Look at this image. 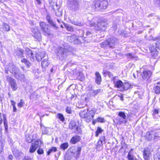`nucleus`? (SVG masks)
I'll return each instance as SVG.
<instances>
[{
  "label": "nucleus",
  "mask_w": 160,
  "mask_h": 160,
  "mask_svg": "<svg viewBox=\"0 0 160 160\" xmlns=\"http://www.w3.org/2000/svg\"><path fill=\"white\" fill-rule=\"evenodd\" d=\"M26 54L30 58H32L33 60L34 59L33 53H36V58L37 60L39 61L41 60L45 56L46 53L44 50L42 49H37L35 51H32L28 48L25 49Z\"/></svg>",
  "instance_id": "nucleus-1"
},
{
  "label": "nucleus",
  "mask_w": 160,
  "mask_h": 160,
  "mask_svg": "<svg viewBox=\"0 0 160 160\" xmlns=\"http://www.w3.org/2000/svg\"><path fill=\"white\" fill-rule=\"evenodd\" d=\"M116 76L113 77L112 81H113L114 87L120 89V91L122 92L126 91L132 88V85L129 82H125L123 83L120 80L116 81Z\"/></svg>",
  "instance_id": "nucleus-2"
},
{
  "label": "nucleus",
  "mask_w": 160,
  "mask_h": 160,
  "mask_svg": "<svg viewBox=\"0 0 160 160\" xmlns=\"http://www.w3.org/2000/svg\"><path fill=\"white\" fill-rule=\"evenodd\" d=\"M108 5L107 0H94L92 5V8L95 11L102 10L106 9Z\"/></svg>",
  "instance_id": "nucleus-3"
},
{
  "label": "nucleus",
  "mask_w": 160,
  "mask_h": 160,
  "mask_svg": "<svg viewBox=\"0 0 160 160\" xmlns=\"http://www.w3.org/2000/svg\"><path fill=\"white\" fill-rule=\"evenodd\" d=\"M95 112V111L93 109L89 111L87 109L81 111L79 113V115L82 118L85 119L86 122H89L94 118Z\"/></svg>",
  "instance_id": "nucleus-4"
},
{
  "label": "nucleus",
  "mask_w": 160,
  "mask_h": 160,
  "mask_svg": "<svg viewBox=\"0 0 160 160\" xmlns=\"http://www.w3.org/2000/svg\"><path fill=\"white\" fill-rule=\"evenodd\" d=\"M8 70L10 72L13 74L16 78L21 81L24 80V75L23 74L18 73L19 70L18 68L12 64L8 66Z\"/></svg>",
  "instance_id": "nucleus-5"
},
{
  "label": "nucleus",
  "mask_w": 160,
  "mask_h": 160,
  "mask_svg": "<svg viewBox=\"0 0 160 160\" xmlns=\"http://www.w3.org/2000/svg\"><path fill=\"white\" fill-rule=\"evenodd\" d=\"M115 43V39L113 38H109L105 39L104 41L100 44L101 48H106L108 47L109 48H112Z\"/></svg>",
  "instance_id": "nucleus-6"
},
{
  "label": "nucleus",
  "mask_w": 160,
  "mask_h": 160,
  "mask_svg": "<svg viewBox=\"0 0 160 160\" xmlns=\"http://www.w3.org/2000/svg\"><path fill=\"white\" fill-rule=\"evenodd\" d=\"M41 142L39 139L33 140L29 148L30 153H34L38 148L41 146Z\"/></svg>",
  "instance_id": "nucleus-7"
},
{
  "label": "nucleus",
  "mask_w": 160,
  "mask_h": 160,
  "mask_svg": "<svg viewBox=\"0 0 160 160\" xmlns=\"http://www.w3.org/2000/svg\"><path fill=\"white\" fill-rule=\"evenodd\" d=\"M82 149V147H78L76 150V151H75V148L72 147H70L69 148L68 150L73 155L74 158L77 159L79 158L81 154Z\"/></svg>",
  "instance_id": "nucleus-8"
},
{
  "label": "nucleus",
  "mask_w": 160,
  "mask_h": 160,
  "mask_svg": "<svg viewBox=\"0 0 160 160\" xmlns=\"http://www.w3.org/2000/svg\"><path fill=\"white\" fill-rule=\"evenodd\" d=\"M152 75V72L150 70H144L141 74L142 79L144 81H148Z\"/></svg>",
  "instance_id": "nucleus-9"
},
{
  "label": "nucleus",
  "mask_w": 160,
  "mask_h": 160,
  "mask_svg": "<svg viewBox=\"0 0 160 160\" xmlns=\"http://www.w3.org/2000/svg\"><path fill=\"white\" fill-rule=\"evenodd\" d=\"M40 25L44 35H49L51 34L50 31L48 28V25L46 24L44 22H40Z\"/></svg>",
  "instance_id": "nucleus-10"
},
{
  "label": "nucleus",
  "mask_w": 160,
  "mask_h": 160,
  "mask_svg": "<svg viewBox=\"0 0 160 160\" xmlns=\"http://www.w3.org/2000/svg\"><path fill=\"white\" fill-rule=\"evenodd\" d=\"M69 128L71 130H74L76 132L81 131V128L77 125L76 122L74 121H72L70 122Z\"/></svg>",
  "instance_id": "nucleus-11"
},
{
  "label": "nucleus",
  "mask_w": 160,
  "mask_h": 160,
  "mask_svg": "<svg viewBox=\"0 0 160 160\" xmlns=\"http://www.w3.org/2000/svg\"><path fill=\"white\" fill-rule=\"evenodd\" d=\"M6 78L9 82L12 90L13 91L16 90L17 89L18 86L15 80L8 75L7 76Z\"/></svg>",
  "instance_id": "nucleus-12"
},
{
  "label": "nucleus",
  "mask_w": 160,
  "mask_h": 160,
  "mask_svg": "<svg viewBox=\"0 0 160 160\" xmlns=\"http://www.w3.org/2000/svg\"><path fill=\"white\" fill-rule=\"evenodd\" d=\"M144 160H149L152 156L150 150L148 148H145L142 151Z\"/></svg>",
  "instance_id": "nucleus-13"
},
{
  "label": "nucleus",
  "mask_w": 160,
  "mask_h": 160,
  "mask_svg": "<svg viewBox=\"0 0 160 160\" xmlns=\"http://www.w3.org/2000/svg\"><path fill=\"white\" fill-rule=\"evenodd\" d=\"M32 32L33 33L34 37L38 41H40L41 40V33L38 30L37 28H33Z\"/></svg>",
  "instance_id": "nucleus-14"
},
{
  "label": "nucleus",
  "mask_w": 160,
  "mask_h": 160,
  "mask_svg": "<svg viewBox=\"0 0 160 160\" xmlns=\"http://www.w3.org/2000/svg\"><path fill=\"white\" fill-rule=\"evenodd\" d=\"M81 140V137L78 135L73 136L70 140V142L72 144H75L79 142Z\"/></svg>",
  "instance_id": "nucleus-15"
},
{
  "label": "nucleus",
  "mask_w": 160,
  "mask_h": 160,
  "mask_svg": "<svg viewBox=\"0 0 160 160\" xmlns=\"http://www.w3.org/2000/svg\"><path fill=\"white\" fill-rule=\"evenodd\" d=\"M95 82L98 85H100L102 82V79L101 75L98 72H96L95 73Z\"/></svg>",
  "instance_id": "nucleus-16"
},
{
  "label": "nucleus",
  "mask_w": 160,
  "mask_h": 160,
  "mask_svg": "<svg viewBox=\"0 0 160 160\" xmlns=\"http://www.w3.org/2000/svg\"><path fill=\"white\" fill-rule=\"evenodd\" d=\"M61 27L62 28L64 27L65 28L67 31L70 32H73L74 31L73 28L72 26L64 23H63V25H61Z\"/></svg>",
  "instance_id": "nucleus-17"
},
{
  "label": "nucleus",
  "mask_w": 160,
  "mask_h": 160,
  "mask_svg": "<svg viewBox=\"0 0 160 160\" xmlns=\"http://www.w3.org/2000/svg\"><path fill=\"white\" fill-rule=\"evenodd\" d=\"M49 62L48 61V59H45L43 60L41 62V66L43 68H47L49 64Z\"/></svg>",
  "instance_id": "nucleus-18"
},
{
  "label": "nucleus",
  "mask_w": 160,
  "mask_h": 160,
  "mask_svg": "<svg viewBox=\"0 0 160 160\" xmlns=\"http://www.w3.org/2000/svg\"><path fill=\"white\" fill-rule=\"evenodd\" d=\"M77 79L81 81H83L85 79V77L82 72H79L77 73Z\"/></svg>",
  "instance_id": "nucleus-19"
},
{
  "label": "nucleus",
  "mask_w": 160,
  "mask_h": 160,
  "mask_svg": "<svg viewBox=\"0 0 160 160\" xmlns=\"http://www.w3.org/2000/svg\"><path fill=\"white\" fill-rule=\"evenodd\" d=\"M96 149L98 151H100L103 148V144L101 141H98L96 145Z\"/></svg>",
  "instance_id": "nucleus-20"
},
{
  "label": "nucleus",
  "mask_w": 160,
  "mask_h": 160,
  "mask_svg": "<svg viewBox=\"0 0 160 160\" xmlns=\"http://www.w3.org/2000/svg\"><path fill=\"white\" fill-rule=\"evenodd\" d=\"M145 138L146 140L148 141H150L152 139V134L150 132H148L145 136Z\"/></svg>",
  "instance_id": "nucleus-21"
},
{
  "label": "nucleus",
  "mask_w": 160,
  "mask_h": 160,
  "mask_svg": "<svg viewBox=\"0 0 160 160\" xmlns=\"http://www.w3.org/2000/svg\"><path fill=\"white\" fill-rule=\"evenodd\" d=\"M104 131L103 129H102L101 127H98L95 132V136L98 137L99 135L102 133Z\"/></svg>",
  "instance_id": "nucleus-22"
},
{
  "label": "nucleus",
  "mask_w": 160,
  "mask_h": 160,
  "mask_svg": "<svg viewBox=\"0 0 160 160\" xmlns=\"http://www.w3.org/2000/svg\"><path fill=\"white\" fill-rule=\"evenodd\" d=\"M46 18L47 20L51 25L55 28H57L56 26L53 22L52 20L51 19L49 15H47Z\"/></svg>",
  "instance_id": "nucleus-23"
},
{
  "label": "nucleus",
  "mask_w": 160,
  "mask_h": 160,
  "mask_svg": "<svg viewBox=\"0 0 160 160\" xmlns=\"http://www.w3.org/2000/svg\"><path fill=\"white\" fill-rule=\"evenodd\" d=\"M102 74L103 75L105 76L107 75L109 78L112 77L113 76V74L110 72L108 71H106L104 70H103Z\"/></svg>",
  "instance_id": "nucleus-24"
},
{
  "label": "nucleus",
  "mask_w": 160,
  "mask_h": 160,
  "mask_svg": "<svg viewBox=\"0 0 160 160\" xmlns=\"http://www.w3.org/2000/svg\"><path fill=\"white\" fill-rule=\"evenodd\" d=\"M3 30L5 31H8L10 30L9 26L5 23H3Z\"/></svg>",
  "instance_id": "nucleus-25"
},
{
  "label": "nucleus",
  "mask_w": 160,
  "mask_h": 160,
  "mask_svg": "<svg viewBox=\"0 0 160 160\" xmlns=\"http://www.w3.org/2000/svg\"><path fill=\"white\" fill-rule=\"evenodd\" d=\"M153 90L154 92L156 94H158L160 93V87L158 85L155 86L153 88Z\"/></svg>",
  "instance_id": "nucleus-26"
},
{
  "label": "nucleus",
  "mask_w": 160,
  "mask_h": 160,
  "mask_svg": "<svg viewBox=\"0 0 160 160\" xmlns=\"http://www.w3.org/2000/svg\"><path fill=\"white\" fill-rule=\"evenodd\" d=\"M134 158L135 157L134 155L132 154L130 152H129L127 156L128 160H134Z\"/></svg>",
  "instance_id": "nucleus-27"
},
{
  "label": "nucleus",
  "mask_w": 160,
  "mask_h": 160,
  "mask_svg": "<svg viewBox=\"0 0 160 160\" xmlns=\"http://www.w3.org/2000/svg\"><path fill=\"white\" fill-rule=\"evenodd\" d=\"M118 116L123 119H125L126 118V116L125 112L122 111H120L118 112Z\"/></svg>",
  "instance_id": "nucleus-28"
},
{
  "label": "nucleus",
  "mask_w": 160,
  "mask_h": 160,
  "mask_svg": "<svg viewBox=\"0 0 160 160\" xmlns=\"http://www.w3.org/2000/svg\"><path fill=\"white\" fill-rule=\"evenodd\" d=\"M68 147V143L67 142H64L62 143L61 144V148L63 149V150H65Z\"/></svg>",
  "instance_id": "nucleus-29"
},
{
  "label": "nucleus",
  "mask_w": 160,
  "mask_h": 160,
  "mask_svg": "<svg viewBox=\"0 0 160 160\" xmlns=\"http://www.w3.org/2000/svg\"><path fill=\"white\" fill-rule=\"evenodd\" d=\"M23 50H18L16 51V54L17 56L20 57H23Z\"/></svg>",
  "instance_id": "nucleus-30"
},
{
  "label": "nucleus",
  "mask_w": 160,
  "mask_h": 160,
  "mask_svg": "<svg viewBox=\"0 0 160 160\" xmlns=\"http://www.w3.org/2000/svg\"><path fill=\"white\" fill-rule=\"evenodd\" d=\"M4 124L5 128V130L7 131L8 129V122L6 117L4 116L3 117Z\"/></svg>",
  "instance_id": "nucleus-31"
},
{
  "label": "nucleus",
  "mask_w": 160,
  "mask_h": 160,
  "mask_svg": "<svg viewBox=\"0 0 160 160\" xmlns=\"http://www.w3.org/2000/svg\"><path fill=\"white\" fill-rule=\"evenodd\" d=\"M21 61L22 62L25 63L28 67H29L31 65L30 62L27 59H22Z\"/></svg>",
  "instance_id": "nucleus-32"
},
{
  "label": "nucleus",
  "mask_w": 160,
  "mask_h": 160,
  "mask_svg": "<svg viewBox=\"0 0 160 160\" xmlns=\"http://www.w3.org/2000/svg\"><path fill=\"white\" fill-rule=\"evenodd\" d=\"M41 128L42 129V134H46L48 133V128L45 127L44 126H41Z\"/></svg>",
  "instance_id": "nucleus-33"
},
{
  "label": "nucleus",
  "mask_w": 160,
  "mask_h": 160,
  "mask_svg": "<svg viewBox=\"0 0 160 160\" xmlns=\"http://www.w3.org/2000/svg\"><path fill=\"white\" fill-rule=\"evenodd\" d=\"M101 92V89H98L96 90H93V96H95L99 93Z\"/></svg>",
  "instance_id": "nucleus-34"
},
{
  "label": "nucleus",
  "mask_w": 160,
  "mask_h": 160,
  "mask_svg": "<svg viewBox=\"0 0 160 160\" xmlns=\"http://www.w3.org/2000/svg\"><path fill=\"white\" fill-rule=\"evenodd\" d=\"M98 122L103 123L105 122L104 119L102 117H98L96 118Z\"/></svg>",
  "instance_id": "nucleus-35"
},
{
  "label": "nucleus",
  "mask_w": 160,
  "mask_h": 160,
  "mask_svg": "<svg viewBox=\"0 0 160 160\" xmlns=\"http://www.w3.org/2000/svg\"><path fill=\"white\" fill-rule=\"evenodd\" d=\"M125 56H127L128 58H129L132 59L136 58L135 56H134L132 53H126L125 54Z\"/></svg>",
  "instance_id": "nucleus-36"
},
{
  "label": "nucleus",
  "mask_w": 160,
  "mask_h": 160,
  "mask_svg": "<svg viewBox=\"0 0 160 160\" xmlns=\"http://www.w3.org/2000/svg\"><path fill=\"white\" fill-rule=\"evenodd\" d=\"M25 104V102L22 100V99H20V102L18 104V106L19 108H21Z\"/></svg>",
  "instance_id": "nucleus-37"
},
{
  "label": "nucleus",
  "mask_w": 160,
  "mask_h": 160,
  "mask_svg": "<svg viewBox=\"0 0 160 160\" xmlns=\"http://www.w3.org/2000/svg\"><path fill=\"white\" fill-rule=\"evenodd\" d=\"M57 150V148L55 147H52L51 149H49L47 153L49 155L51 152H55Z\"/></svg>",
  "instance_id": "nucleus-38"
},
{
  "label": "nucleus",
  "mask_w": 160,
  "mask_h": 160,
  "mask_svg": "<svg viewBox=\"0 0 160 160\" xmlns=\"http://www.w3.org/2000/svg\"><path fill=\"white\" fill-rule=\"evenodd\" d=\"M26 139L27 142H32V138L30 137L29 135H26Z\"/></svg>",
  "instance_id": "nucleus-39"
},
{
  "label": "nucleus",
  "mask_w": 160,
  "mask_h": 160,
  "mask_svg": "<svg viewBox=\"0 0 160 160\" xmlns=\"http://www.w3.org/2000/svg\"><path fill=\"white\" fill-rule=\"evenodd\" d=\"M156 48L158 49H160V38L158 39L156 43Z\"/></svg>",
  "instance_id": "nucleus-40"
},
{
  "label": "nucleus",
  "mask_w": 160,
  "mask_h": 160,
  "mask_svg": "<svg viewBox=\"0 0 160 160\" xmlns=\"http://www.w3.org/2000/svg\"><path fill=\"white\" fill-rule=\"evenodd\" d=\"M104 23V22L101 21L99 22H97V25L99 27H100V28H102V27H105L104 25H103V24Z\"/></svg>",
  "instance_id": "nucleus-41"
},
{
  "label": "nucleus",
  "mask_w": 160,
  "mask_h": 160,
  "mask_svg": "<svg viewBox=\"0 0 160 160\" xmlns=\"http://www.w3.org/2000/svg\"><path fill=\"white\" fill-rule=\"evenodd\" d=\"M106 140V139L105 138V137L104 136H101L100 137L99 140H98V141H101V142H102V143L103 141L105 142Z\"/></svg>",
  "instance_id": "nucleus-42"
},
{
  "label": "nucleus",
  "mask_w": 160,
  "mask_h": 160,
  "mask_svg": "<svg viewBox=\"0 0 160 160\" xmlns=\"http://www.w3.org/2000/svg\"><path fill=\"white\" fill-rule=\"evenodd\" d=\"M152 115L154 116L158 114L159 113V111L158 109H155L152 111Z\"/></svg>",
  "instance_id": "nucleus-43"
},
{
  "label": "nucleus",
  "mask_w": 160,
  "mask_h": 160,
  "mask_svg": "<svg viewBox=\"0 0 160 160\" xmlns=\"http://www.w3.org/2000/svg\"><path fill=\"white\" fill-rule=\"evenodd\" d=\"M156 47L154 46L151 47L149 48V50L151 52H155L156 51Z\"/></svg>",
  "instance_id": "nucleus-44"
},
{
  "label": "nucleus",
  "mask_w": 160,
  "mask_h": 160,
  "mask_svg": "<svg viewBox=\"0 0 160 160\" xmlns=\"http://www.w3.org/2000/svg\"><path fill=\"white\" fill-rule=\"evenodd\" d=\"M37 153L38 154H42L43 153V150L41 148H39L37 150Z\"/></svg>",
  "instance_id": "nucleus-45"
},
{
  "label": "nucleus",
  "mask_w": 160,
  "mask_h": 160,
  "mask_svg": "<svg viewBox=\"0 0 160 160\" xmlns=\"http://www.w3.org/2000/svg\"><path fill=\"white\" fill-rule=\"evenodd\" d=\"M3 144L2 141H0V153L2 151L3 148Z\"/></svg>",
  "instance_id": "nucleus-46"
},
{
  "label": "nucleus",
  "mask_w": 160,
  "mask_h": 160,
  "mask_svg": "<svg viewBox=\"0 0 160 160\" xmlns=\"http://www.w3.org/2000/svg\"><path fill=\"white\" fill-rule=\"evenodd\" d=\"M66 112L67 113L70 114L72 112V110L71 108L68 107H67L66 109Z\"/></svg>",
  "instance_id": "nucleus-47"
},
{
  "label": "nucleus",
  "mask_w": 160,
  "mask_h": 160,
  "mask_svg": "<svg viewBox=\"0 0 160 160\" xmlns=\"http://www.w3.org/2000/svg\"><path fill=\"white\" fill-rule=\"evenodd\" d=\"M118 122V123L120 125H121L123 123H126L127 122V120H124V121H122L120 119H119Z\"/></svg>",
  "instance_id": "nucleus-48"
},
{
  "label": "nucleus",
  "mask_w": 160,
  "mask_h": 160,
  "mask_svg": "<svg viewBox=\"0 0 160 160\" xmlns=\"http://www.w3.org/2000/svg\"><path fill=\"white\" fill-rule=\"evenodd\" d=\"M118 96L120 98V99L121 101H123L124 100L123 94L121 93L120 95H118Z\"/></svg>",
  "instance_id": "nucleus-49"
},
{
  "label": "nucleus",
  "mask_w": 160,
  "mask_h": 160,
  "mask_svg": "<svg viewBox=\"0 0 160 160\" xmlns=\"http://www.w3.org/2000/svg\"><path fill=\"white\" fill-rule=\"evenodd\" d=\"M23 160H32L31 158L28 157H25Z\"/></svg>",
  "instance_id": "nucleus-50"
},
{
  "label": "nucleus",
  "mask_w": 160,
  "mask_h": 160,
  "mask_svg": "<svg viewBox=\"0 0 160 160\" xmlns=\"http://www.w3.org/2000/svg\"><path fill=\"white\" fill-rule=\"evenodd\" d=\"M11 103L12 105V106L15 105L16 102H15V101H13L12 100H11Z\"/></svg>",
  "instance_id": "nucleus-51"
},
{
  "label": "nucleus",
  "mask_w": 160,
  "mask_h": 160,
  "mask_svg": "<svg viewBox=\"0 0 160 160\" xmlns=\"http://www.w3.org/2000/svg\"><path fill=\"white\" fill-rule=\"evenodd\" d=\"M61 121L62 122H64V118L63 115L61 114Z\"/></svg>",
  "instance_id": "nucleus-52"
},
{
  "label": "nucleus",
  "mask_w": 160,
  "mask_h": 160,
  "mask_svg": "<svg viewBox=\"0 0 160 160\" xmlns=\"http://www.w3.org/2000/svg\"><path fill=\"white\" fill-rule=\"evenodd\" d=\"M13 107V111L14 112H16L17 111V108L15 105L12 106Z\"/></svg>",
  "instance_id": "nucleus-53"
},
{
  "label": "nucleus",
  "mask_w": 160,
  "mask_h": 160,
  "mask_svg": "<svg viewBox=\"0 0 160 160\" xmlns=\"http://www.w3.org/2000/svg\"><path fill=\"white\" fill-rule=\"evenodd\" d=\"M97 122H98L97 121V119H96L95 120H93L92 121V123L93 125H94Z\"/></svg>",
  "instance_id": "nucleus-54"
},
{
  "label": "nucleus",
  "mask_w": 160,
  "mask_h": 160,
  "mask_svg": "<svg viewBox=\"0 0 160 160\" xmlns=\"http://www.w3.org/2000/svg\"><path fill=\"white\" fill-rule=\"evenodd\" d=\"M55 14L57 16H59V12L58 9L57 10V12H56V11L55 12Z\"/></svg>",
  "instance_id": "nucleus-55"
},
{
  "label": "nucleus",
  "mask_w": 160,
  "mask_h": 160,
  "mask_svg": "<svg viewBox=\"0 0 160 160\" xmlns=\"http://www.w3.org/2000/svg\"><path fill=\"white\" fill-rule=\"evenodd\" d=\"M91 34V32L89 31H87L86 32V35L87 36Z\"/></svg>",
  "instance_id": "nucleus-56"
},
{
  "label": "nucleus",
  "mask_w": 160,
  "mask_h": 160,
  "mask_svg": "<svg viewBox=\"0 0 160 160\" xmlns=\"http://www.w3.org/2000/svg\"><path fill=\"white\" fill-rule=\"evenodd\" d=\"M8 158L10 160H12L13 158V156L12 155H9L8 156Z\"/></svg>",
  "instance_id": "nucleus-57"
},
{
  "label": "nucleus",
  "mask_w": 160,
  "mask_h": 160,
  "mask_svg": "<svg viewBox=\"0 0 160 160\" xmlns=\"http://www.w3.org/2000/svg\"><path fill=\"white\" fill-rule=\"evenodd\" d=\"M96 24L95 23H92V24H90L91 26V27L94 26L95 27H96Z\"/></svg>",
  "instance_id": "nucleus-58"
},
{
  "label": "nucleus",
  "mask_w": 160,
  "mask_h": 160,
  "mask_svg": "<svg viewBox=\"0 0 160 160\" xmlns=\"http://www.w3.org/2000/svg\"><path fill=\"white\" fill-rule=\"evenodd\" d=\"M56 117H57L58 118H59V119H60V113H58L57 116H56Z\"/></svg>",
  "instance_id": "nucleus-59"
},
{
  "label": "nucleus",
  "mask_w": 160,
  "mask_h": 160,
  "mask_svg": "<svg viewBox=\"0 0 160 160\" xmlns=\"http://www.w3.org/2000/svg\"><path fill=\"white\" fill-rule=\"evenodd\" d=\"M2 123V118H0V127L1 126V125Z\"/></svg>",
  "instance_id": "nucleus-60"
},
{
  "label": "nucleus",
  "mask_w": 160,
  "mask_h": 160,
  "mask_svg": "<svg viewBox=\"0 0 160 160\" xmlns=\"http://www.w3.org/2000/svg\"><path fill=\"white\" fill-rule=\"evenodd\" d=\"M37 2H38V3L39 4L41 3V1L40 0H36Z\"/></svg>",
  "instance_id": "nucleus-61"
},
{
  "label": "nucleus",
  "mask_w": 160,
  "mask_h": 160,
  "mask_svg": "<svg viewBox=\"0 0 160 160\" xmlns=\"http://www.w3.org/2000/svg\"><path fill=\"white\" fill-rule=\"evenodd\" d=\"M158 160H160V153L158 154Z\"/></svg>",
  "instance_id": "nucleus-62"
},
{
  "label": "nucleus",
  "mask_w": 160,
  "mask_h": 160,
  "mask_svg": "<svg viewBox=\"0 0 160 160\" xmlns=\"http://www.w3.org/2000/svg\"><path fill=\"white\" fill-rule=\"evenodd\" d=\"M84 100L85 101H88V98L87 97H86L85 98Z\"/></svg>",
  "instance_id": "nucleus-63"
},
{
  "label": "nucleus",
  "mask_w": 160,
  "mask_h": 160,
  "mask_svg": "<svg viewBox=\"0 0 160 160\" xmlns=\"http://www.w3.org/2000/svg\"><path fill=\"white\" fill-rule=\"evenodd\" d=\"M2 129V128L1 127V126H0V133L1 134V133Z\"/></svg>",
  "instance_id": "nucleus-64"
}]
</instances>
